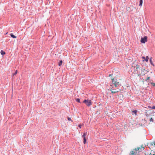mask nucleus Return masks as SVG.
Here are the masks:
<instances>
[{"mask_svg": "<svg viewBox=\"0 0 155 155\" xmlns=\"http://www.w3.org/2000/svg\"><path fill=\"white\" fill-rule=\"evenodd\" d=\"M132 112H133L134 114H135L136 115H137V110H134L133 111H132Z\"/></svg>", "mask_w": 155, "mask_h": 155, "instance_id": "obj_15", "label": "nucleus"}, {"mask_svg": "<svg viewBox=\"0 0 155 155\" xmlns=\"http://www.w3.org/2000/svg\"><path fill=\"white\" fill-rule=\"evenodd\" d=\"M144 148V147H143L142 146H141L140 147H138L136 149L137 150V151H142L143 150Z\"/></svg>", "mask_w": 155, "mask_h": 155, "instance_id": "obj_7", "label": "nucleus"}, {"mask_svg": "<svg viewBox=\"0 0 155 155\" xmlns=\"http://www.w3.org/2000/svg\"><path fill=\"white\" fill-rule=\"evenodd\" d=\"M110 90L111 91L112 94H115L116 93H118L121 91V90L120 89L117 90L114 89V87L110 88Z\"/></svg>", "mask_w": 155, "mask_h": 155, "instance_id": "obj_1", "label": "nucleus"}, {"mask_svg": "<svg viewBox=\"0 0 155 155\" xmlns=\"http://www.w3.org/2000/svg\"><path fill=\"white\" fill-rule=\"evenodd\" d=\"M148 107H149V108H152V107H151L150 106H148Z\"/></svg>", "mask_w": 155, "mask_h": 155, "instance_id": "obj_25", "label": "nucleus"}, {"mask_svg": "<svg viewBox=\"0 0 155 155\" xmlns=\"http://www.w3.org/2000/svg\"><path fill=\"white\" fill-rule=\"evenodd\" d=\"M1 54L3 55L5 54V52L3 50H1Z\"/></svg>", "mask_w": 155, "mask_h": 155, "instance_id": "obj_10", "label": "nucleus"}, {"mask_svg": "<svg viewBox=\"0 0 155 155\" xmlns=\"http://www.w3.org/2000/svg\"><path fill=\"white\" fill-rule=\"evenodd\" d=\"M10 35H11V37H12V38H16V36H15V35H13L12 33L10 34Z\"/></svg>", "mask_w": 155, "mask_h": 155, "instance_id": "obj_9", "label": "nucleus"}, {"mask_svg": "<svg viewBox=\"0 0 155 155\" xmlns=\"http://www.w3.org/2000/svg\"><path fill=\"white\" fill-rule=\"evenodd\" d=\"M17 73V70H16L15 73L13 74V76L14 75H16Z\"/></svg>", "mask_w": 155, "mask_h": 155, "instance_id": "obj_16", "label": "nucleus"}, {"mask_svg": "<svg viewBox=\"0 0 155 155\" xmlns=\"http://www.w3.org/2000/svg\"><path fill=\"white\" fill-rule=\"evenodd\" d=\"M142 58L143 59H144V60H143V61H145V58L143 56L142 57Z\"/></svg>", "mask_w": 155, "mask_h": 155, "instance_id": "obj_21", "label": "nucleus"}, {"mask_svg": "<svg viewBox=\"0 0 155 155\" xmlns=\"http://www.w3.org/2000/svg\"><path fill=\"white\" fill-rule=\"evenodd\" d=\"M62 63V60L60 61V62H59L58 63V65L59 66H61V65Z\"/></svg>", "mask_w": 155, "mask_h": 155, "instance_id": "obj_14", "label": "nucleus"}, {"mask_svg": "<svg viewBox=\"0 0 155 155\" xmlns=\"http://www.w3.org/2000/svg\"><path fill=\"white\" fill-rule=\"evenodd\" d=\"M143 3V0H140V4L139 6H141Z\"/></svg>", "mask_w": 155, "mask_h": 155, "instance_id": "obj_12", "label": "nucleus"}, {"mask_svg": "<svg viewBox=\"0 0 155 155\" xmlns=\"http://www.w3.org/2000/svg\"><path fill=\"white\" fill-rule=\"evenodd\" d=\"M68 120H71V119L70 118L68 117Z\"/></svg>", "mask_w": 155, "mask_h": 155, "instance_id": "obj_23", "label": "nucleus"}, {"mask_svg": "<svg viewBox=\"0 0 155 155\" xmlns=\"http://www.w3.org/2000/svg\"><path fill=\"white\" fill-rule=\"evenodd\" d=\"M82 126L81 125V124H79V125H78V127H79L80 128H81V127Z\"/></svg>", "mask_w": 155, "mask_h": 155, "instance_id": "obj_24", "label": "nucleus"}, {"mask_svg": "<svg viewBox=\"0 0 155 155\" xmlns=\"http://www.w3.org/2000/svg\"><path fill=\"white\" fill-rule=\"evenodd\" d=\"M87 134V132L84 133L83 134V135L82 136V137H83L84 138V144H85L86 142V139L85 138V136Z\"/></svg>", "mask_w": 155, "mask_h": 155, "instance_id": "obj_6", "label": "nucleus"}, {"mask_svg": "<svg viewBox=\"0 0 155 155\" xmlns=\"http://www.w3.org/2000/svg\"><path fill=\"white\" fill-rule=\"evenodd\" d=\"M152 57H151L150 58V64H151L152 65H153V66H154V65L153 64V62L152 61Z\"/></svg>", "mask_w": 155, "mask_h": 155, "instance_id": "obj_8", "label": "nucleus"}, {"mask_svg": "<svg viewBox=\"0 0 155 155\" xmlns=\"http://www.w3.org/2000/svg\"><path fill=\"white\" fill-rule=\"evenodd\" d=\"M151 109H155V106H153L151 108Z\"/></svg>", "mask_w": 155, "mask_h": 155, "instance_id": "obj_22", "label": "nucleus"}, {"mask_svg": "<svg viewBox=\"0 0 155 155\" xmlns=\"http://www.w3.org/2000/svg\"><path fill=\"white\" fill-rule=\"evenodd\" d=\"M147 37L145 36L144 38H142L140 40V42L143 43H144L147 41Z\"/></svg>", "mask_w": 155, "mask_h": 155, "instance_id": "obj_4", "label": "nucleus"}, {"mask_svg": "<svg viewBox=\"0 0 155 155\" xmlns=\"http://www.w3.org/2000/svg\"><path fill=\"white\" fill-rule=\"evenodd\" d=\"M148 59H149L148 56H146V57L145 58V61H146L147 62L148 61Z\"/></svg>", "mask_w": 155, "mask_h": 155, "instance_id": "obj_13", "label": "nucleus"}, {"mask_svg": "<svg viewBox=\"0 0 155 155\" xmlns=\"http://www.w3.org/2000/svg\"><path fill=\"white\" fill-rule=\"evenodd\" d=\"M83 102L88 106H89L92 104L91 101L90 100H85L83 101Z\"/></svg>", "mask_w": 155, "mask_h": 155, "instance_id": "obj_3", "label": "nucleus"}, {"mask_svg": "<svg viewBox=\"0 0 155 155\" xmlns=\"http://www.w3.org/2000/svg\"><path fill=\"white\" fill-rule=\"evenodd\" d=\"M112 82L114 84L115 87L118 86L119 85V82L117 81V80L116 79L112 78Z\"/></svg>", "mask_w": 155, "mask_h": 155, "instance_id": "obj_2", "label": "nucleus"}, {"mask_svg": "<svg viewBox=\"0 0 155 155\" xmlns=\"http://www.w3.org/2000/svg\"><path fill=\"white\" fill-rule=\"evenodd\" d=\"M137 150L136 149H134L133 151H131L129 155H134L137 153Z\"/></svg>", "mask_w": 155, "mask_h": 155, "instance_id": "obj_5", "label": "nucleus"}, {"mask_svg": "<svg viewBox=\"0 0 155 155\" xmlns=\"http://www.w3.org/2000/svg\"><path fill=\"white\" fill-rule=\"evenodd\" d=\"M150 144L152 146H153L154 147H155V141L152 142Z\"/></svg>", "mask_w": 155, "mask_h": 155, "instance_id": "obj_11", "label": "nucleus"}, {"mask_svg": "<svg viewBox=\"0 0 155 155\" xmlns=\"http://www.w3.org/2000/svg\"><path fill=\"white\" fill-rule=\"evenodd\" d=\"M150 78V77H148L147 78V79L145 80L146 81H147V80H149Z\"/></svg>", "mask_w": 155, "mask_h": 155, "instance_id": "obj_19", "label": "nucleus"}, {"mask_svg": "<svg viewBox=\"0 0 155 155\" xmlns=\"http://www.w3.org/2000/svg\"><path fill=\"white\" fill-rule=\"evenodd\" d=\"M76 101L77 102H79V103L80 102V99H78V98L76 99Z\"/></svg>", "mask_w": 155, "mask_h": 155, "instance_id": "obj_17", "label": "nucleus"}, {"mask_svg": "<svg viewBox=\"0 0 155 155\" xmlns=\"http://www.w3.org/2000/svg\"><path fill=\"white\" fill-rule=\"evenodd\" d=\"M112 74H110L109 75V76H111V75H112Z\"/></svg>", "mask_w": 155, "mask_h": 155, "instance_id": "obj_26", "label": "nucleus"}, {"mask_svg": "<svg viewBox=\"0 0 155 155\" xmlns=\"http://www.w3.org/2000/svg\"><path fill=\"white\" fill-rule=\"evenodd\" d=\"M138 66V65H137V68H138L139 67V66Z\"/></svg>", "mask_w": 155, "mask_h": 155, "instance_id": "obj_27", "label": "nucleus"}, {"mask_svg": "<svg viewBox=\"0 0 155 155\" xmlns=\"http://www.w3.org/2000/svg\"><path fill=\"white\" fill-rule=\"evenodd\" d=\"M150 122H153V119L152 117H151L150 119Z\"/></svg>", "mask_w": 155, "mask_h": 155, "instance_id": "obj_18", "label": "nucleus"}, {"mask_svg": "<svg viewBox=\"0 0 155 155\" xmlns=\"http://www.w3.org/2000/svg\"><path fill=\"white\" fill-rule=\"evenodd\" d=\"M151 84L154 87L155 86V83H151Z\"/></svg>", "mask_w": 155, "mask_h": 155, "instance_id": "obj_20", "label": "nucleus"}]
</instances>
